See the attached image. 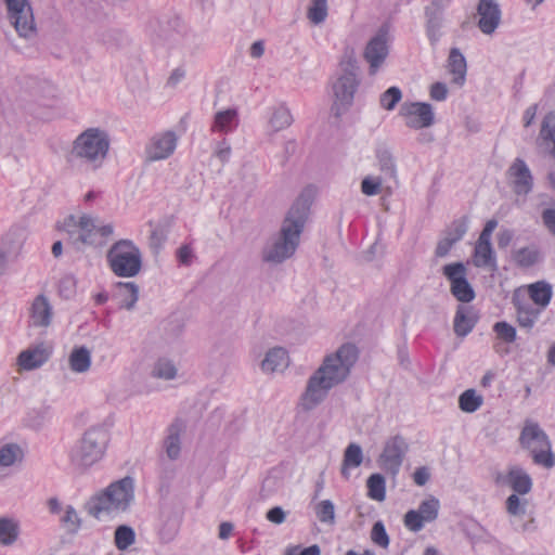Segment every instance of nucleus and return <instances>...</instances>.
<instances>
[{
	"instance_id": "nucleus-1",
	"label": "nucleus",
	"mask_w": 555,
	"mask_h": 555,
	"mask_svg": "<svg viewBox=\"0 0 555 555\" xmlns=\"http://www.w3.org/2000/svg\"><path fill=\"white\" fill-rule=\"evenodd\" d=\"M357 359L358 349L353 344H344L335 353L325 357L321 366L308 379L301 396L304 410L314 409L333 387L345 382Z\"/></svg>"
},
{
	"instance_id": "nucleus-2",
	"label": "nucleus",
	"mask_w": 555,
	"mask_h": 555,
	"mask_svg": "<svg viewBox=\"0 0 555 555\" xmlns=\"http://www.w3.org/2000/svg\"><path fill=\"white\" fill-rule=\"evenodd\" d=\"M310 211V199L301 194L287 211L275 237L262 249V260L280 264L297 250Z\"/></svg>"
},
{
	"instance_id": "nucleus-3",
	"label": "nucleus",
	"mask_w": 555,
	"mask_h": 555,
	"mask_svg": "<svg viewBox=\"0 0 555 555\" xmlns=\"http://www.w3.org/2000/svg\"><path fill=\"white\" fill-rule=\"evenodd\" d=\"M134 501V480L127 476L113 481L85 504L87 513L98 520H111L129 511Z\"/></svg>"
},
{
	"instance_id": "nucleus-4",
	"label": "nucleus",
	"mask_w": 555,
	"mask_h": 555,
	"mask_svg": "<svg viewBox=\"0 0 555 555\" xmlns=\"http://www.w3.org/2000/svg\"><path fill=\"white\" fill-rule=\"evenodd\" d=\"M109 149L108 134L100 128H89L81 132L73 142L67 162L74 165L80 162L95 170L105 159Z\"/></svg>"
},
{
	"instance_id": "nucleus-5",
	"label": "nucleus",
	"mask_w": 555,
	"mask_h": 555,
	"mask_svg": "<svg viewBox=\"0 0 555 555\" xmlns=\"http://www.w3.org/2000/svg\"><path fill=\"white\" fill-rule=\"evenodd\" d=\"M109 435L103 427L88 429L70 451V462L77 468L86 469L99 462L106 450Z\"/></svg>"
},
{
	"instance_id": "nucleus-6",
	"label": "nucleus",
	"mask_w": 555,
	"mask_h": 555,
	"mask_svg": "<svg viewBox=\"0 0 555 555\" xmlns=\"http://www.w3.org/2000/svg\"><path fill=\"white\" fill-rule=\"evenodd\" d=\"M106 259L112 272L119 278H133L142 269L141 250L131 240L115 242Z\"/></svg>"
},
{
	"instance_id": "nucleus-7",
	"label": "nucleus",
	"mask_w": 555,
	"mask_h": 555,
	"mask_svg": "<svg viewBox=\"0 0 555 555\" xmlns=\"http://www.w3.org/2000/svg\"><path fill=\"white\" fill-rule=\"evenodd\" d=\"M519 441L522 448L530 452L534 464L545 468H552L555 465L548 436L538 423L527 421L520 433Z\"/></svg>"
},
{
	"instance_id": "nucleus-8",
	"label": "nucleus",
	"mask_w": 555,
	"mask_h": 555,
	"mask_svg": "<svg viewBox=\"0 0 555 555\" xmlns=\"http://www.w3.org/2000/svg\"><path fill=\"white\" fill-rule=\"evenodd\" d=\"M341 70L343 74L333 85L335 95L333 111L336 116H339L351 105L359 85L358 66L353 57L350 56L341 63Z\"/></svg>"
},
{
	"instance_id": "nucleus-9",
	"label": "nucleus",
	"mask_w": 555,
	"mask_h": 555,
	"mask_svg": "<svg viewBox=\"0 0 555 555\" xmlns=\"http://www.w3.org/2000/svg\"><path fill=\"white\" fill-rule=\"evenodd\" d=\"M7 5L8 18L20 37L33 39L37 27L33 8L28 0H3Z\"/></svg>"
},
{
	"instance_id": "nucleus-10",
	"label": "nucleus",
	"mask_w": 555,
	"mask_h": 555,
	"mask_svg": "<svg viewBox=\"0 0 555 555\" xmlns=\"http://www.w3.org/2000/svg\"><path fill=\"white\" fill-rule=\"evenodd\" d=\"M441 272L450 283V293L460 302L468 304L476 297L472 284L467 280V268L461 261L448 263Z\"/></svg>"
},
{
	"instance_id": "nucleus-11",
	"label": "nucleus",
	"mask_w": 555,
	"mask_h": 555,
	"mask_svg": "<svg viewBox=\"0 0 555 555\" xmlns=\"http://www.w3.org/2000/svg\"><path fill=\"white\" fill-rule=\"evenodd\" d=\"M65 230L69 242L77 248L80 245L102 246L103 242L96 240V221L88 215L79 217L78 221L74 216H69L65 221Z\"/></svg>"
},
{
	"instance_id": "nucleus-12",
	"label": "nucleus",
	"mask_w": 555,
	"mask_h": 555,
	"mask_svg": "<svg viewBox=\"0 0 555 555\" xmlns=\"http://www.w3.org/2000/svg\"><path fill=\"white\" fill-rule=\"evenodd\" d=\"M451 0H431L424 8V28L429 44L433 48L439 43L444 35L446 11L450 7Z\"/></svg>"
},
{
	"instance_id": "nucleus-13",
	"label": "nucleus",
	"mask_w": 555,
	"mask_h": 555,
	"mask_svg": "<svg viewBox=\"0 0 555 555\" xmlns=\"http://www.w3.org/2000/svg\"><path fill=\"white\" fill-rule=\"evenodd\" d=\"M409 444L405 439L399 435L389 438L377 460L379 467L392 478H395L402 466Z\"/></svg>"
},
{
	"instance_id": "nucleus-14",
	"label": "nucleus",
	"mask_w": 555,
	"mask_h": 555,
	"mask_svg": "<svg viewBox=\"0 0 555 555\" xmlns=\"http://www.w3.org/2000/svg\"><path fill=\"white\" fill-rule=\"evenodd\" d=\"M389 27L384 24L365 46L363 56L370 65V74L374 75L384 64L389 53Z\"/></svg>"
},
{
	"instance_id": "nucleus-15",
	"label": "nucleus",
	"mask_w": 555,
	"mask_h": 555,
	"mask_svg": "<svg viewBox=\"0 0 555 555\" xmlns=\"http://www.w3.org/2000/svg\"><path fill=\"white\" fill-rule=\"evenodd\" d=\"M400 114L405 118L406 127L411 129L428 128L435 122L433 106L426 102L404 103Z\"/></svg>"
},
{
	"instance_id": "nucleus-16",
	"label": "nucleus",
	"mask_w": 555,
	"mask_h": 555,
	"mask_svg": "<svg viewBox=\"0 0 555 555\" xmlns=\"http://www.w3.org/2000/svg\"><path fill=\"white\" fill-rule=\"evenodd\" d=\"M512 304L515 308L516 321L519 327L530 331L539 321L542 309L535 307L528 299L520 296L519 289H516L512 296Z\"/></svg>"
},
{
	"instance_id": "nucleus-17",
	"label": "nucleus",
	"mask_w": 555,
	"mask_h": 555,
	"mask_svg": "<svg viewBox=\"0 0 555 555\" xmlns=\"http://www.w3.org/2000/svg\"><path fill=\"white\" fill-rule=\"evenodd\" d=\"M177 135L172 131H167L154 135L145 149L146 158L150 162H156L168 158L176 150Z\"/></svg>"
},
{
	"instance_id": "nucleus-18",
	"label": "nucleus",
	"mask_w": 555,
	"mask_h": 555,
	"mask_svg": "<svg viewBox=\"0 0 555 555\" xmlns=\"http://www.w3.org/2000/svg\"><path fill=\"white\" fill-rule=\"evenodd\" d=\"M480 15L478 27L485 35H491L499 27L501 22V10L493 0H480L477 5Z\"/></svg>"
},
{
	"instance_id": "nucleus-19",
	"label": "nucleus",
	"mask_w": 555,
	"mask_h": 555,
	"mask_svg": "<svg viewBox=\"0 0 555 555\" xmlns=\"http://www.w3.org/2000/svg\"><path fill=\"white\" fill-rule=\"evenodd\" d=\"M508 175L513 179V189L518 195H527L533 186L531 171L524 159L516 158L508 168Z\"/></svg>"
},
{
	"instance_id": "nucleus-20",
	"label": "nucleus",
	"mask_w": 555,
	"mask_h": 555,
	"mask_svg": "<svg viewBox=\"0 0 555 555\" xmlns=\"http://www.w3.org/2000/svg\"><path fill=\"white\" fill-rule=\"evenodd\" d=\"M186 429V424L182 418H176L167 428V435L164 439V450L169 460L176 461L181 453V437Z\"/></svg>"
},
{
	"instance_id": "nucleus-21",
	"label": "nucleus",
	"mask_w": 555,
	"mask_h": 555,
	"mask_svg": "<svg viewBox=\"0 0 555 555\" xmlns=\"http://www.w3.org/2000/svg\"><path fill=\"white\" fill-rule=\"evenodd\" d=\"M50 356V348L41 343L22 351L18 356V364L24 370H35L43 365L49 360Z\"/></svg>"
},
{
	"instance_id": "nucleus-22",
	"label": "nucleus",
	"mask_w": 555,
	"mask_h": 555,
	"mask_svg": "<svg viewBox=\"0 0 555 555\" xmlns=\"http://www.w3.org/2000/svg\"><path fill=\"white\" fill-rule=\"evenodd\" d=\"M477 322L478 315L473 307L459 306L453 321L454 333L459 337H465L473 331Z\"/></svg>"
},
{
	"instance_id": "nucleus-23",
	"label": "nucleus",
	"mask_w": 555,
	"mask_h": 555,
	"mask_svg": "<svg viewBox=\"0 0 555 555\" xmlns=\"http://www.w3.org/2000/svg\"><path fill=\"white\" fill-rule=\"evenodd\" d=\"M537 143L545 153L555 157V112L543 117Z\"/></svg>"
},
{
	"instance_id": "nucleus-24",
	"label": "nucleus",
	"mask_w": 555,
	"mask_h": 555,
	"mask_svg": "<svg viewBox=\"0 0 555 555\" xmlns=\"http://www.w3.org/2000/svg\"><path fill=\"white\" fill-rule=\"evenodd\" d=\"M473 262L477 268L496 269V258L491 242L477 240Z\"/></svg>"
},
{
	"instance_id": "nucleus-25",
	"label": "nucleus",
	"mask_w": 555,
	"mask_h": 555,
	"mask_svg": "<svg viewBox=\"0 0 555 555\" xmlns=\"http://www.w3.org/2000/svg\"><path fill=\"white\" fill-rule=\"evenodd\" d=\"M288 354L284 348L275 347L270 349L261 362V370L264 373L283 371L288 366Z\"/></svg>"
},
{
	"instance_id": "nucleus-26",
	"label": "nucleus",
	"mask_w": 555,
	"mask_h": 555,
	"mask_svg": "<svg viewBox=\"0 0 555 555\" xmlns=\"http://www.w3.org/2000/svg\"><path fill=\"white\" fill-rule=\"evenodd\" d=\"M528 295L532 301L531 304L544 310L552 299V285L545 281L532 283L528 285Z\"/></svg>"
},
{
	"instance_id": "nucleus-27",
	"label": "nucleus",
	"mask_w": 555,
	"mask_h": 555,
	"mask_svg": "<svg viewBox=\"0 0 555 555\" xmlns=\"http://www.w3.org/2000/svg\"><path fill=\"white\" fill-rule=\"evenodd\" d=\"M238 126V115L235 108L219 111L215 114L211 131L232 132Z\"/></svg>"
},
{
	"instance_id": "nucleus-28",
	"label": "nucleus",
	"mask_w": 555,
	"mask_h": 555,
	"mask_svg": "<svg viewBox=\"0 0 555 555\" xmlns=\"http://www.w3.org/2000/svg\"><path fill=\"white\" fill-rule=\"evenodd\" d=\"M52 319V307L43 295L35 298L31 306V320L36 326H48Z\"/></svg>"
},
{
	"instance_id": "nucleus-29",
	"label": "nucleus",
	"mask_w": 555,
	"mask_h": 555,
	"mask_svg": "<svg viewBox=\"0 0 555 555\" xmlns=\"http://www.w3.org/2000/svg\"><path fill=\"white\" fill-rule=\"evenodd\" d=\"M449 72L453 75V82L463 85L466 76V60L460 49L452 48L448 57Z\"/></svg>"
},
{
	"instance_id": "nucleus-30",
	"label": "nucleus",
	"mask_w": 555,
	"mask_h": 555,
	"mask_svg": "<svg viewBox=\"0 0 555 555\" xmlns=\"http://www.w3.org/2000/svg\"><path fill=\"white\" fill-rule=\"evenodd\" d=\"M507 482L517 494H527L532 488L531 477L520 467H513L507 474Z\"/></svg>"
},
{
	"instance_id": "nucleus-31",
	"label": "nucleus",
	"mask_w": 555,
	"mask_h": 555,
	"mask_svg": "<svg viewBox=\"0 0 555 555\" xmlns=\"http://www.w3.org/2000/svg\"><path fill=\"white\" fill-rule=\"evenodd\" d=\"M363 461V451L358 443H350L344 453L341 475L348 479L349 468L359 467Z\"/></svg>"
},
{
	"instance_id": "nucleus-32",
	"label": "nucleus",
	"mask_w": 555,
	"mask_h": 555,
	"mask_svg": "<svg viewBox=\"0 0 555 555\" xmlns=\"http://www.w3.org/2000/svg\"><path fill=\"white\" fill-rule=\"evenodd\" d=\"M69 367L75 373H85L91 366V353L88 348L81 346L74 348L69 354Z\"/></svg>"
},
{
	"instance_id": "nucleus-33",
	"label": "nucleus",
	"mask_w": 555,
	"mask_h": 555,
	"mask_svg": "<svg viewBox=\"0 0 555 555\" xmlns=\"http://www.w3.org/2000/svg\"><path fill=\"white\" fill-rule=\"evenodd\" d=\"M120 299V308L132 310L139 299V286L133 282H118L116 284Z\"/></svg>"
},
{
	"instance_id": "nucleus-34",
	"label": "nucleus",
	"mask_w": 555,
	"mask_h": 555,
	"mask_svg": "<svg viewBox=\"0 0 555 555\" xmlns=\"http://www.w3.org/2000/svg\"><path fill=\"white\" fill-rule=\"evenodd\" d=\"M50 418L51 406L48 404H41L27 411L24 423L30 428L38 429L42 427L43 424Z\"/></svg>"
},
{
	"instance_id": "nucleus-35",
	"label": "nucleus",
	"mask_w": 555,
	"mask_h": 555,
	"mask_svg": "<svg viewBox=\"0 0 555 555\" xmlns=\"http://www.w3.org/2000/svg\"><path fill=\"white\" fill-rule=\"evenodd\" d=\"M292 122L293 116L284 104H280L272 109L271 117L269 118V127L273 132H278L289 127Z\"/></svg>"
},
{
	"instance_id": "nucleus-36",
	"label": "nucleus",
	"mask_w": 555,
	"mask_h": 555,
	"mask_svg": "<svg viewBox=\"0 0 555 555\" xmlns=\"http://www.w3.org/2000/svg\"><path fill=\"white\" fill-rule=\"evenodd\" d=\"M514 262L521 268H529L534 266L540 260V250L538 247L531 245L521 247L514 250L513 255Z\"/></svg>"
},
{
	"instance_id": "nucleus-37",
	"label": "nucleus",
	"mask_w": 555,
	"mask_h": 555,
	"mask_svg": "<svg viewBox=\"0 0 555 555\" xmlns=\"http://www.w3.org/2000/svg\"><path fill=\"white\" fill-rule=\"evenodd\" d=\"M367 496L377 502L386 499V480L382 474H372L366 480Z\"/></svg>"
},
{
	"instance_id": "nucleus-38",
	"label": "nucleus",
	"mask_w": 555,
	"mask_h": 555,
	"mask_svg": "<svg viewBox=\"0 0 555 555\" xmlns=\"http://www.w3.org/2000/svg\"><path fill=\"white\" fill-rule=\"evenodd\" d=\"M483 403V398L475 389H466L459 397V406L465 413L476 412Z\"/></svg>"
},
{
	"instance_id": "nucleus-39",
	"label": "nucleus",
	"mask_w": 555,
	"mask_h": 555,
	"mask_svg": "<svg viewBox=\"0 0 555 555\" xmlns=\"http://www.w3.org/2000/svg\"><path fill=\"white\" fill-rule=\"evenodd\" d=\"M18 525L13 519L0 518V544L12 545L18 538Z\"/></svg>"
},
{
	"instance_id": "nucleus-40",
	"label": "nucleus",
	"mask_w": 555,
	"mask_h": 555,
	"mask_svg": "<svg viewBox=\"0 0 555 555\" xmlns=\"http://www.w3.org/2000/svg\"><path fill=\"white\" fill-rule=\"evenodd\" d=\"M152 376L165 380H171L177 376V367L171 360L160 358L153 366Z\"/></svg>"
},
{
	"instance_id": "nucleus-41",
	"label": "nucleus",
	"mask_w": 555,
	"mask_h": 555,
	"mask_svg": "<svg viewBox=\"0 0 555 555\" xmlns=\"http://www.w3.org/2000/svg\"><path fill=\"white\" fill-rule=\"evenodd\" d=\"M23 459V451L16 443H5L0 448V466L9 467Z\"/></svg>"
},
{
	"instance_id": "nucleus-42",
	"label": "nucleus",
	"mask_w": 555,
	"mask_h": 555,
	"mask_svg": "<svg viewBox=\"0 0 555 555\" xmlns=\"http://www.w3.org/2000/svg\"><path fill=\"white\" fill-rule=\"evenodd\" d=\"M376 158L379 170L388 178H396L397 166L391 153L386 149H379L376 152Z\"/></svg>"
},
{
	"instance_id": "nucleus-43",
	"label": "nucleus",
	"mask_w": 555,
	"mask_h": 555,
	"mask_svg": "<svg viewBox=\"0 0 555 555\" xmlns=\"http://www.w3.org/2000/svg\"><path fill=\"white\" fill-rule=\"evenodd\" d=\"M314 513L320 522L331 526L335 524V505L331 500H322L317 503Z\"/></svg>"
},
{
	"instance_id": "nucleus-44",
	"label": "nucleus",
	"mask_w": 555,
	"mask_h": 555,
	"mask_svg": "<svg viewBox=\"0 0 555 555\" xmlns=\"http://www.w3.org/2000/svg\"><path fill=\"white\" fill-rule=\"evenodd\" d=\"M327 11V0H311L307 11V17L312 24L319 25L326 20Z\"/></svg>"
},
{
	"instance_id": "nucleus-45",
	"label": "nucleus",
	"mask_w": 555,
	"mask_h": 555,
	"mask_svg": "<svg viewBox=\"0 0 555 555\" xmlns=\"http://www.w3.org/2000/svg\"><path fill=\"white\" fill-rule=\"evenodd\" d=\"M114 539L116 547L120 551H125L134 543L135 533L131 527L121 525L116 528Z\"/></svg>"
},
{
	"instance_id": "nucleus-46",
	"label": "nucleus",
	"mask_w": 555,
	"mask_h": 555,
	"mask_svg": "<svg viewBox=\"0 0 555 555\" xmlns=\"http://www.w3.org/2000/svg\"><path fill=\"white\" fill-rule=\"evenodd\" d=\"M439 507V500L430 496L420 504L416 512L420 513L425 522H431L438 517Z\"/></svg>"
},
{
	"instance_id": "nucleus-47",
	"label": "nucleus",
	"mask_w": 555,
	"mask_h": 555,
	"mask_svg": "<svg viewBox=\"0 0 555 555\" xmlns=\"http://www.w3.org/2000/svg\"><path fill=\"white\" fill-rule=\"evenodd\" d=\"M498 338L506 344H513L517 338L516 328L506 321H499L493 325Z\"/></svg>"
},
{
	"instance_id": "nucleus-48",
	"label": "nucleus",
	"mask_w": 555,
	"mask_h": 555,
	"mask_svg": "<svg viewBox=\"0 0 555 555\" xmlns=\"http://www.w3.org/2000/svg\"><path fill=\"white\" fill-rule=\"evenodd\" d=\"M402 92L398 87H390L380 94L379 103L386 111H392L401 101Z\"/></svg>"
},
{
	"instance_id": "nucleus-49",
	"label": "nucleus",
	"mask_w": 555,
	"mask_h": 555,
	"mask_svg": "<svg viewBox=\"0 0 555 555\" xmlns=\"http://www.w3.org/2000/svg\"><path fill=\"white\" fill-rule=\"evenodd\" d=\"M468 230V218L462 217L452 222L451 227L448 230L447 237L452 240L454 243H457L463 238Z\"/></svg>"
},
{
	"instance_id": "nucleus-50",
	"label": "nucleus",
	"mask_w": 555,
	"mask_h": 555,
	"mask_svg": "<svg viewBox=\"0 0 555 555\" xmlns=\"http://www.w3.org/2000/svg\"><path fill=\"white\" fill-rule=\"evenodd\" d=\"M383 181L379 177H365L361 182V192L366 196H374L380 192Z\"/></svg>"
},
{
	"instance_id": "nucleus-51",
	"label": "nucleus",
	"mask_w": 555,
	"mask_h": 555,
	"mask_svg": "<svg viewBox=\"0 0 555 555\" xmlns=\"http://www.w3.org/2000/svg\"><path fill=\"white\" fill-rule=\"evenodd\" d=\"M371 538H372V541L380 547L385 548L389 545V537H388L386 528L382 521H376L373 525Z\"/></svg>"
},
{
	"instance_id": "nucleus-52",
	"label": "nucleus",
	"mask_w": 555,
	"mask_h": 555,
	"mask_svg": "<svg viewBox=\"0 0 555 555\" xmlns=\"http://www.w3.org/2000/svg\"><path fill=\"white\" fill-rule=\"evenodd\" d=\"M61 521L68 528L69 531H77L81 526V519L78 516L77 511L72 506L67 505L65 514Z\"/></svg>"
},
{
	"instance_id": "nucleus-53",
	"label": "nucleus",
	"mask_w": 555,
	"mask_h": 555,
	"mask_svg": "<svg viewBox=\"0 0 555 555\" xmlns=\"http://www.w3.org/2000/svg\"><path fill=\"white\" fill-rule=\"evenodd\" d=\"M76 293V280L73 275H64L59 283V294L65 299L72 298Z\"/></svg>"
},
{
	"instance_id": "nucleus-54",
	"label": "nucleus",
	"mask_w": 555,
	"mask_h": 555,
	"mask_svg": "<svg viewBox=\"0 0 555 555\" xmlns=\"http://www.w3.org/2000/svg\"><path fill=\"white\" fill-rule=\"evenodd\" d=\"M424 524H425V521L422 518V516L420 515V513H417L414 509L409 511L404 515V525L409 530H411L413 532H418L420 530H422V528L424 527Z\"/></svg>"
},
{
	"instance_id": "nucleus-55",
	"label": "nucleus",
	"mask_w": 555,
	"mask_h": 555,
	"mask_svg": "<svg viewBox=\"0 0 555 555\" xmlns=\"http://www.w3.org/2000/svg\"><path fill=\"white\" fill-rule=\"evenodd\" d=\"M506 509L511 515L525 514V505L521 504L517 493L511 494L506 500Z\"/></svg>"
},
{
	"instance_id": "nucleus-56",
	"label": "nucleus",
	"mask_w": 555,
	"mask_h": 555,
	"mask_svg": "<svg viewBox=\"0 0 555 555\" xmlns=\"http://www.w3.org/2000/svg\"><path fill=\"white\" fill-rule=\"evenodd\" d=\"M448 96V88L443 82H435L430 87V98L435 101H444Z\"/></svg>"
},
{
	"instance_id": "nucleus-57",
	"label": "nucleus",
	"mask_w": 555,
	"mask_h": 555,
	"mask_svg": "<svg viewBox=\"0 0 555 555\" xmlns=\"http://www.w3.org/2000/svg\"><path fill=\"white\" fill-rule=\"evenodd\" d=\"M454 244L455 243L447 236L440 240L435 249L436 257L443 258L448 256Z\"/></svg>"
},
{
	"instance_id": "nucleus-58",
	"label": "nucleus",
	"mask_w": 555,
	"mask_h": 555,
	"mask_svg": "<svg viewBox=\"0 0 555 555\" xmlns=\"http://www.w3.org/2000/svg\"><path fill=\"white\" fill-rule=\"evenodd\" d=\"M286 514L280 506H274L267 512V519L273 524L281 525L285 521Z\"/></svg>"
},
{
	"instance_id": "nucleus-59",
	"label": "nucleus",
	"mask_w": 555,
	"mask_h": 555,
	"mask_svg": "<svg viewBox=\"0 0 555 555\" xmlns=\"http://www.w3.org/2000/svg\"><path fill=\"white\" fill-rule=\"evenodd\" d=\"M215 155L220 159L222 164H225L231 156V146L225 140L221 141L215 150Z\"/></svg>"
},
{
	"instance_id": "nucleus-60",
	"label": "nucleus",
	"mask_w": 555,
	"mask_h": 555,
	"mask_svg": "<svg viewBox=\"0 0 555 555\" xmlns=\"http://www.w3.org/2000/svg\"><path fill=\"white\" fill-rule=\"evenodd\" d=\"M177 258L181 264L189 266L193 258L192 248L189 245H182L177 250Z\"/></svg>"
},
{
	"instance_id": "nucleus-61",
	"label": "nucleus",
	"mask_w": 555,
	"mask_h": 555,
	"mask_svg": "<svg viewBox=\"0 0 555 555\" xmlns=\"http://www.w3.org/2000/svg\"><path fill=\"white\" fill-rule=\"evenodd\" d=\"M430 474L427 467H418L413 474V480L417 486H424L428 482Z\"/></svg>"
},
{
	"instance_id": "nucleus-62",
	"label": "nucleus",
	"mask_w": 555,
	"mask_h": 555,
	"mask_svg": "<svg viewBox=\"0 0 555 555\" xmlns=\"http://www.w3.org/2000/svg\"><path fill=\"white\" fill-rule=\"evenodd\" d=\"M545 227L555 235V208H547L542 212Z\"/></svg>"
},
{
	"instance_id": "nucleus-63",
	"label": "nucleus",
	"mask_w": 555,
	"mask_h": 555,
	"mask_svg": "<svg viewBox=\"0 0 555 555\" xmlns=\"http://www.w3.org/2000/svg\"><path fill=\"white\" fill-rule=\"evenodd\" d=\"M496 225H498L496 220H494V219L488 220L487 223L485 224V228L482 229L478 240L491 242V236H492V233L495 230Z\"/></svg>"
},
{
	"instance_id": "nucleus-64",
	"label": "nucleus",
	"mask_w": 555,
	"mask_h": 555,
	"mask_svg": "<svg viewBox=\"0 0 555 555\" xmlns=\"http://www.w3.org/2000/svg\"><path fill=\"white\" fill-rule=\"evenodd\" d=\"M94 232H96V240L102 241L104 245L105 240L114 233V227L111 223L104 225L96 224V229Z\"/></svg>"
}]
</instances>
